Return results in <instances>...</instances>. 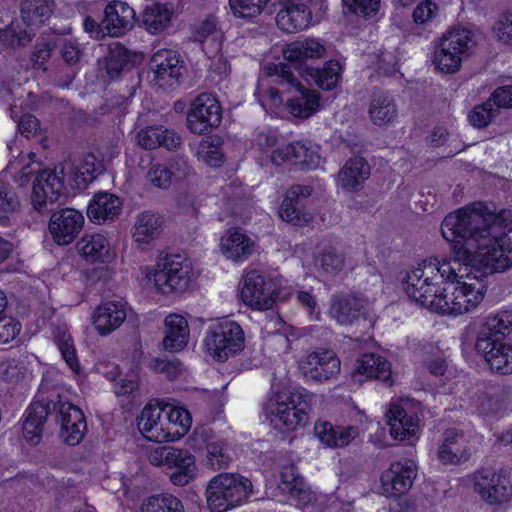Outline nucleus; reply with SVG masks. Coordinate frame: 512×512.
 <instances>
[{"mask_svg": "<svg viewBox=\"0 0 512 512\" xmlns=\"http://www.w3.org/2000/svg\"><path fill=\"white\" fill-rule=\"evenodd\" d=\"M199 154L203 161L212 167L220 166L223 161V152L214 140L202 142Z\"/></svg>", "mask_w": 512, "mask_h": 512, "instance_id": "nucleus-61", "label": "nucleus"}, {"mask_svg": "<svg viewBox=\"0 0 512 512\" xmlns=\"http://www.w3.org/2000/svg\"><path fill=\"white\" fill-rule=\"evenodd\" d=\"M416 477V465L411 460L392 463L390 468L381 475L384 493L389 497H397L406 493Z\"/></svg>", "mask_w": 512, "mask_h": 512, "instance_id": "nucleus-20", "label": "nucleus"}, {"mask_svg": "<svg viewBox=\"0 0 512 512\" xmlns=\"http://www.w3.org/2000/svg\"><path fill=\"white\" fill-rule=\"evenodd\" d=\"M141 512H184L182 502L171 494L150 497L141 508Z\"/></svg>", "mask_w": 512, "mask_h": 512, "instance_id": "nucleus-49", "label": "nucleus"}, {"mask_svg": "<svg viewBox=\"0 0 512 512\" xmlns=\"http://www.w3.org/2000/svg\"><path fill=\"white\" fill-rule=\"evenodd\" d=\"M206 465L213 470L226 468L231 462V457L224 449L222 442H210L206 446Z\"/></svg>", "mask_w": 512, "mask_h": 512, "instance_id": "nucleus-55", "label": "nucleus"}, {"mask_svg": "<svg viewBox=\"0 0 512 512\" xmlns=\"http://www.w3.org/2000/svg\"><path fill=\"white\" fill-rule=\"evenodd\" d=\"M438 6L432 0L420 2L413 11V20L417 24H425L431 21L436 15Z\"/></svg>", "mask_w": 512, "mask_h": 512, "instance_id": "nucleus-63", "label": "nucleus"}, {"mask_svg": "<svg viewBox=\"0 0 512 512\" xmlns=\"http://www.w3.org/2000/svg\"><path fill=\"white\" fill-rule=\"evenodd\" d=\"M311 193V186H291L286 192L285 198L280 206V217L284 221L293 223L294 225H303L307 223L311 219V216L303 211L302 201L307 199Z\"/></svg>", "mask_w": 512, "mask_h": 512, "instance_id": "nucleus-24", "label": "nucleus"}, {"mask_svg": "<svg viewBox=\"0 0 512 512\" xmlns=\"http://www.w3.org/2000/svg\"><path fill=\"white\" fill-rule=\"evenodd\" d=\"M163 219L151 211L140 213L133 226V239L138 244H149L159 237L163 228Z\"/></svg>", "mask_w": 512, "mask_h": 512, "instance_id": "nucleus-39", "label": "nucleus"}, {"mask_svg": "<svg viewBox=\"0 0 512 512\" xmlns=\"http://www.w3.org/2000/svg\"><path fill=\"white\" fill-rule=\"evenodd\" d=\"M77 247L82 256L90 261L102 259L108 252L107 239L101 234L84 236Z\"/></svg>", "mask_w": 512, "mask_h": 512, "instance_id": "nucleus-47", "label": "nucleus"}, {"mask_svg": "<svg viewBox=\"0 0 512 512\" xmlns=\"http://www.w3.org/2000/svg\"><path fill=\"white\" fill-rule=\"evenodd\" d=\"M102 165L97 162L96 157L93 154H88L80 167L77 168L75 176L77 179H81L83 182H88L95 178L96 175L100 174Z\"/></svg>", "mask_w": 512, "mask_h": 512, "instance_id": "nucleus-60", "label": "nucleus"}, {"mask_svg": "<svg viewBox=\"0 0 512 512\" xmlns=\"http://www.w3.org/2000/svg\"><path fill=\"white\" fill-rule=\"evenodd\" d=\"M137 55L120 43H113L100 63L110 79L118 78L121 73L129 71L136 63Z\"/></svg>", "mask_w": 512, "mask_h": 512, "instance_id": "nucleus-31", "label": "nucleus"}, {"mask_svg": "<svg viewBox=\"0 0 512 512\" xmlns=\"http://www.w3.org/2000/svg\"><path fill=\"white\" fill-rule=\"evenodd\" d=\"M148 367L156 373L165 374L169 379H175L182 371L181 362L172 357L171 359L152 358Z\"/></svg>", "mask_w": 512, "mask_h": 512, "instance_id": "nucleus-56", "label": "nucleus"}, {"mask_svg": "<svg viewBox=\"0 0 512 512\" xmlns=\"http://www.w3.org/2000/svg\"><path fill=\"white\" fill-rule=\"evenodd\" d=\"M19 207L20 202L14 192L0 190V224L7 225L9 215L17 211Z\"/></svg>", "mask_w": 512, "mask_h": 512, "instance_id": "nucleus-58", "label": "nucleus"}, {"mask_svg": "<svg viewBox=\"0 0 512 512\" xmlns=\"http://www.w3.org/2000/svg\"><path fill=\"white\" fill-rule=\"evenodd\" d=\"M21 331V324L13 317L0 316V345L14 340Z\"/></svg>", "mask_w": 512, "mask_h": 512, "instance_id": "nucleus-62", "label": "nucleus"}, {"mask_svg": "<svg viewBox=\"0 0 512 512\" xmlns=\"http://www.w3.org/2000/svg\"><path fill=\"white\" fill-rule=\"evenodd\" d=\"M126 316V308L123 302L107 301L95 310L93 324L99 334L107 335L120 327Z\"/></svg>", "mask_w": 512, "mask_h": 512, "instance_id": "nucleus-28", "label": "nucleus"}, {"mask_svg": "<svg viewBox=\"0 0 512 512\" xmlns=\"http://www.w3.org/2000/svg\"><path fill=\"white\" fill-rule=\"evenodd\" d=\"M54 47L55 43L49 40L37 44L31 56L33 67L37 69H45L44 65L50 59L51 52Z\"/></svg>", "mask_w": 512, "mask_h": 512, "instance_id": "nucleus-64", "label": "nucleus"}, {"mask_svg": "<svg viewBox=\"0 0 512 512\" xmlns=\"http://www.w3.org/2000/svg\"><path fill=\"white\" fill-rule=\"evenodd\" d=\"M342 74V67L338 61H327L324 66L320 68L308 67L302 72L308 82H314L319 88L323 90H331L336 87Z\"/></svg>", "mask_w": 512, "mask_h": 512, "instance_id": "nucleus-40", "label": "nucleus"}, {"mask_svg": "<svg viewBox=\"0 0 512 512\" xmlns=\"http://www.w3.org/2000/svg\"><path fill=\"white\" fill-rule=\"evenodd\" d=\"M26 413L23 435L33 445L39 442L43 424L48 420L60 424V437L71 446L80 443L87 429L82 410L60 394L37 398L30 404Z\"/></svg>", "mask_w": 512, "mask_h": 512, "instance_id": "nucleus-4", "label": "nucleus"}, {"mask_svg": "<svg viewBox=\"0 0 512 512\" xmlns=\"http://www.w3.org/2000/svg\"><path fill=\"white\" fill-rule=\"evenodd\" d=\"M253 145L259 152L263 154V156L260 158L261 165H264L265 162L270 161L269 156L273 153V150L282 147L278 145L277 133L270 129L259 131L253 140Z\"/></svg>", "mask_w": 512, "mask_h": 512, "instance_id": "nucleus-52", "label": "nucleus"}, {"mask_svg": "<svg viewBox=\"0 0 512 512\" xmlns=\"http://www.w3.org/2000/svg\"><path fill=\"white\" fill-rule=\"evenodd\" d=\"M222 121L219 101L210 93L198 95L191 103L187 114V128L194 134H207Z\"/></svg>", "mask_w": 512, "mask_h": 512, "instance_id": "nucleus-13", "label": "nucleus"}, {"mask_svg": "<svg viewBox=\"0 0 512 512\" xmlns=\"http://www.w3.org/2000/svg\"><path fill=\"white\" fill-rule=\"evenodd\" d=\"M252 492V483L239 474L220 473L213 477L206 489L211 510L226 512L243 503Z\"/></svg>", "mask_w": 512, "mask_h": 512, "instance_id": "nucleus-7", "label": "nucleus"}, {"mask_svg": "<svg viewBox=\"0 0 512 512\" xmlns=\"http://www.w3.org/2000/svg\"><path fill=\"white\" fill-rule=\"evenodd\" d=\"M340 360L331 349L317 348L298 361L303 377L314 382H324L340 372Z\"/></svg>", "mask_w": 512, "mask_h": 512, "instance_id": "nucleus-16", "label": "nucleus"}, {"mask_svg": "<svg viewBox=\"0 0 512 512\" xmlns=\"http://www.w3.org/2000/svg\"><path fill=\"white\" fill-rule=\"evenodd\" d=\"M84 224V216L72 208L61 209L52 214L49 231L58 245H68L78 236Z\"/></svg>", "mask_w": 512, "mask_h": 512, "instance_id": "nucleus-19", "label": "nucleus"}, {"mask_svg": "<svg viewBox=\"0 0 512 512\" xmlns=\"http://www.w3.org/2000/svg\"><path fill=\"white\" fill-rule=\"evenodd\" d=\"M308 395L300 391H281L268 400L265 412L276 426L289 430L305 425L308 418Z\"/></svg>", "mask_w": 512, "mask_h": 512, "instance_id": "nucleus-8", "label": "nucleus"}, {"mask_svg": "<svg viewBox=\"0 0 512 512\" xmlns=\"http://www.w3.org/2000/svg\"><path fill=\"white\" fill-rule=\"evenodd\" d=\"M148 181L157 188L167 189L172 183L171 172L164 163H151L147 172Z\"/></svg>", "mask_w": 512, "mask_h": 512, "instance_id": "nucleus-57", "label": "nucleus"}, {"mask_svg": "<svg viewBox=\"0 0 512 512\" xmlns=\"http://www.w3.org/2000/svg\"><path fill=\"white\" fill-rule=\"evenodd\" d=\"M327 54L326 47L320 40L307 38L290 43L283 50L284 63L291 70L293 67L302 76V72L308 67H313L310 62L324 58Z\"/></svg>", "mask_w": 512, "mask_h": 512, "instance_id": "nucleus-18", "label": "nucleus"}, {"mask_svg": "<svg viewBox=\"0 0 512 512\" xmlns=\"http://www.w3.org/2000/svg\"><path fill=\"white\" fill-rule=\"evenodd\" d=\"M190 267L180 255L159 258L149 277L163 294L183 292L190 282Z\"/></svg>", "mask_w": 512, "mask_h": 512, "instance_id": "nucleus-11", "label": "nucleus"}, {"mask_svg": "<svg viewBox=\"0 0 512 512\" xmlns=\"http://www.w3.org/2000/svg\"><path fill=\"white\" fill-rule=\"evenodd\" d=\"M121 210L120 199L110 193L101 192L96 194L87 208L89 219L101 224L113 220Z\"/></svg>", "mask_w": 512, "mask_h": 512, "instance_id": "nucleus-37", "label": "nucleus"}, {"mask_svg": "<svg viewBox=\"0 0 512 512\" xmlns=\"http://www.w3.org/2000/svg\"><path fill=\"white\" fill-rule=\"evenodd\" d=\"M344 255L333 247H325L314 258V266L320 275H336L344 266Z\"/></svg>", "mask_w": 512, "mask_h": 512, "instance_id": "nucleus-43", "label": "nucleus"}, {"mask_svg": "<svg viewBox=\"0 0 512 512\" xmlns=\"http://www.w3.org/2000/svg\"><path fill=\"white\" fill-rule=\"evenodd\" d=\"M466 216H477L478 231L483 235L489 233L490 243L486 249L490 258L503 260L507 266L503 269H492L484 263H462L463 277L445 280L444 291H450V306L440 299L438 307L447 315H461L475 309L483 300L486 284L483 277L487 273L503 272L512 267V211L502 210L499 213L488 212L487 207L480 202L467 206Z\"/></svg>", "mask_w": 512, "mask_h": 512, "instance_id": "nucleus-3", "label": "nucleus"}, {"mask_svg": "<svg viewBox=\"0 0 512 512\" xmlns=\"http://www.w3.org/2000/svg\"><path fill=\"white\" fill-rule=\"evenodd\" d=\"M390 434L394 439L408 440L419 429L418 418L415 414L408 413L403 405L392 403L387 412Z\"/></svg>", "mask_w": 512, "mask_h": 512, "instance_id": "nucleus-29", "label": "nucleus"}, {"mask_svg": "<svg viewBox=\"0 0 512 512\" xmlns=\"http://www.w3.org/2000/svg\"><path fill=\"white\" fill-rule=\"evenodd\" d=\"M166 427L172 430L173 441L185 435L190 429L192 419L190 413L182 407H174L165 415Z\"/></svg>", "mask_w": 512, "mask_h": 512, "instance_id": "nucleus-50", "label": "nucleus"}, {"mask_svg": "<svg viewBox=\"0 0 512 512\" xmlns=\"http://www.w3.org/2000/svg\"><path fill=\"white\" fill-rule=\"evenodd\" d=\"M368 300L360 295L352 293H339L331 297L329 315L341 326H353L363 324L370 329L373 321L369 317Z\"/></svg>", "mask_w": 512, "mask_h": 512, "instance_id": "nucleus-12", "label": "nucleus"}, {"mask_svg": "<svg viewBox=\"0 0 512 512\" xmlns=\"http://www.w3.org/2000/svg\"><path fill=\"white\" fill-rule=\"evenodd\" d=\"M371 173L363 157H352L346 161L337 175L338 184L346 191H359Z\"/></svg>", "mask_w": 512, "mask_h": 512, "instance_id": "nucleus-30", "label": "nucleus"}, {"mask_svg": "<svg viewBox=\"0 0 512 512\" xmlns=\"http://www.w3.org/2000/svg\"><path fill=\"white\" fill-rule=\"evenodd\" d=\"M511 332L512 311L489 315L478 332L475 349L494 373H512V342L507 338Z\"/></svg>", "mask_w": 512, "mask_h": 512, "instance_id": "nucleus-5", "label": "nucleus"}, {"mask_svg": "<svg viewBox=\"0 0 512 512\" xmlns=\"http://www.w3.org/2000/svg\"><path fill=\"white\" fill-rule=\"evenodd\" d=\"M72 169L70 163L59 164L54 170H43L33 180L31 203L37 211H42L48 203L58 200L64 191V175L66 167Z\"/></svg>", "mask_w": 512, "mask_h": 512, "instance_id": "nucleus-14", "label": "nucleus"}, {"mask_svg": "<svg viewBox=\"0 0 512 512\" xmlns=\"http://www.w3.org/2000/svg\"><path fill=\"white\" fill-rule=\"evenodd\" d=\"M220 247L223 255L235 262L249 258L254 251V242L239 230H230L221 238Z\"/></svg>", "mask_w": 512, "mask_h": 512, "instance_id": "nucleus-35", "label": "nucleus"}, {"mask_svg": "<svg viewBox=\"0 0 512 512\" xmlns=\"http://www.w3.org/2000/svg\"><path fill=\"white\" fill-rule=\"evenodd\" d=\"M31 39V33L18 20L0 29V42L7 47L25 46Z\"/></svg>", "mask_w": 512, "mask_h": 512, "instance_id": "nucleus-48", "label": "nucleus"}, {"mask_svg": "<svg viewBox=\"0 0 512 512\" xmlns=\"http://www.w3.org/2000/svg\"><path fill=\"white\" fill-rule=\"evenodd\" d=\"M244 332L231 320H221L208 327L204 340L209 354L218 361H225L244 348Z\"/></svg>", "mask_w": 512, "mask_h": 512, "instance_id": "nucleus-10", "label": "nucleus"}, {"mask_svg": "<svg viewBox=\"0 0 512 512\" xmlns=\"http://www.w3.org/2000/svg\"><path fill=\"white\" fill-rule=\"evenodd\" d=\"M357 372L367 378H376L388 386L392 385L391 364L382 356L376 354H364L358 361Z\"/></svg>", "mask_w": 512, "mask_h": 512, "instance_id": "nucleus-41", "label": "nucleus"}, {"mask_svg": "<svg viewBox=\"0 0 512 512\" xmlns=\"http://www.w3.org/2000/svg\"><path fill=\"white\" fill-rule=\"evenodd\" d=\"M270 0H229L235 17L251 19L260 15Z\"/></svg>", "mask_w": 512, "mask_h": 512, "instance_id": "nucleus-51", "label": "nucleus"}, {"mask_svg": "<svg viewBox=\"0 0 512 512\" xmlns=\"http://www.w3.org/2000/svg\"><path fill=\"white\" fill-rule=\"evenodd\" d=\"M172 484L186 486L198 475L195 456L187 449L175 448L165 469Z\"/></svg>", "mask_w": 512, "mask_h": 512, "instance_id": "nucleus-23", "label": "nucleus"}, {"mask_svg": "<svg viewBox=\"0 0 512 512\" xmlns=\"http://www.w3.org/2000/svg\"><path fill=\"white\" fill-rule=\"evenodd\" d=\"M344 6L356 15L371 17L379 9L380 0H342Z\"/></svg>", "mask_w": 512, "mask_h": 512, "instance_id": "nucleus-59", "label": "nucleus"}, {"mask_svg": "<svg viewBox=\"0 0 512 512\" xmlns=\"http://www.w3.org/2000/svg\"><path fill=\"white\" fill-rule=\"evenodd\" d=\"M467 206L448 214L441 224L442 236L447 241H457L453 246V258L437 257L424 260L418 267L407 273L404 290L406 294L421 306L431 308L439 292V280L463 277L462 263H484L492 269H503L508 262L490 258L487 248L491 235H483L478 231V223L482 220L477 216H466Z\"/></svg>", "mask_w": 512, "mask_h": 512, "instance_id": "nucleus-2", "label": "nucleus"}, {"mask_svg": "<svg viewBox=\"0 0 512 512\" xmlns=\"http://www.w3.org/2000/svg\"><path fill=\"white\" fill-rule=\"evenodd\" d=\"M467 206L448 214L441 224L442 236L447 241H457L453 246V258L437 257L424 260L418 267L407 273L404 290L406 294L421 306L431 308L439 292V280L463 277L462 263H484L492 269H503L508 262L490 258L487 248L491 235H483L478 231V223L482 220L477 216H466Z\"/></svg>", "mask_w": 512, "mask_h": 512, "instance_id": "nucleus-1", "label": "nucleus"}, {"mask_svg": "<svg viewBox=\"0 0 512 512\" xmlns=\"http://www.w3.org/2000/svg\"><path fill=\"white\" fill-rule=\"evenodd\" d=\"M474 44L469 30L453 28L435 46L433 63L444 73H455L460 69L463 57L470 54Z\"/></svg>", "mask_w": 512, "mask_h": 512, "instance_id": "nucleus-9", "label": "nucleus"}, {"mask_svg": "<svg viewBox=\"0 0 512 512\" xmlns=\"http://www.w3.org/2000/svg\"><path fill=\"white\" fill-rule=\"evenodd\" d=\"M53 0H23L20 5L21 19L25 25H40L53 14Z\"/></svg>", "mask_w": 512, "mask_h": 512, "instance_id": "nucleus-42", "label": "nucleus"}, {"mask_svg": "<svg viewBox=\"0 0 512 512\" xmlns=\"http://www.w3.org/2000/svg\"><path fill=\"white\" fill-rule=\"evenodd\" d=\"M281 8L276 15V24L279 29L295 33L309 25L312 13L307 4L310 0H278Z\"/></svg>", "mask_w": 512, "mask_h": 512, "instance_id": "nucleus-21", "label": "nucleus"}, {"mask_svg": "<svg viewBox=\"0 0 512 512\" xmlns=\"http://www.w3.org/2000/svg\"><path fill=\"white\" fill-rule=\"evenodd\" d=\"M269 157L270 162L276 166L284 162H290L292 165L299 166L302 169L316 167L320 161L319 155L301 142L282 145L281 148L273 150Z\"/></svg>", "mask_w": 512, "mask_h": 512, "instance_id": "nucleus-25", "label": "nucleus"}, {"mask_svg": "<svg viewBox=\"0 0 512 512\" xmlns=\"http://www.w3.org/2000/svg\"><path fill=\"white\" fill-rule=\"evenodd\" d=\"M54 342L68 367L74 372L80 371V364L76 355L74 341L65 327H56L53 331Z\"/></svg>", "mask_w": 512, "mask_h": 512, "instance_id": "nucleus-44", "label": "nucleus"}, {"mask_svg": "<svg viewBox=\"0 0 512 512\" xmlns=\"http://www.w3.org/2000/svg\"><path fill=\"white\" fill-rule=\"evenodd\" d=\"M137 141L144 149L165 147L172 150L180 145L181 138L174 131L163 126H148L137 133Z\"/></svg>", "mask_w": 512, "mask_h": 512, "instance_id": "nucleus-34", "label": "nucleus"}, {"mask_svg": "<svg viewBox=\"0 0 512 512\" xmlns=\"http://www.w3.org/2000/svg\"><path fill=\"white\" fill-rule=\"evenodd\" d=\"M278 296L277 285L256 270L249 271L241 289L243 301L258 310L270 309Z\"/></svg>", "mask_w": 512, "mask_h": 512, "instance_id": "nucleus-17", "label": "nucleus"}, {"mask_svg": "<svg viewBox=\"0 0 512 512\" xmlns=\"http://www.w3.org/2000/svg\"><path fill=\"white\" fill-rule=\"evenodd\" d=\"M438 457L443 464H459L470 457V451L466 442H459L457 445L442 444L439 448Z\"/></svg>", "mask_w": 512, "mask_h": 512, "instance_id": "nucleus-54", "label": "nucleus"}, {"mask_svg": "<svg viewBox=\"0 0 512 512\" xmlns=\"http://www.w3.org/2000/svg\"><path fill=\"white\" fill-rule=\"evenodd\" d=\"M474 490L483 501L492 505L508 502L512 497V484L504 470H478L474 474Z\"/></svg>", "mask_w": 512, "mask_h": 512, "instance_id": "nucleus-15", "label": "nucleus"}, {"mask_svg": "<svg viewBox=\"0 0 512 512\" xmlns=\"http://www.w3.org/2000/svg\"><path fill=\"white\" fill-rule=\"evenodd\" d=\"M164 410L157 406L146 405L138 417V428L144 437L154 442L173 441L172 430L166 427L165 417H162Z\"/></svg>", "mask_w": 512, "mask_h": 512, "instance_id": "nucleus-22", "label": "nucleus"}, {"mask_svg": "<svg viewBox=\"0 0 512 512\" xmlns=\"http://www.w3.org/2000/svg\"><path fill=\"white\" fill-rule=\"evenodd\" d=\"M497 114L498 109L489 97L487 101L480 105H476L472 109L469 113V121L474 127L484 128L491 123Z\"/></svg>", "mask_w": 512, "mask_h": 512, "instance_id": "nucleus-53", "label": "nucleus"}, {"mask_svg": "<svg viewBox=\"0 0 512 512\" xmlns=\"http://www.w3.org/2000/svg\"><path fill=\"white\" fill-rule=\"evenodd\" d=\"M369 119L374 125L385 126L398 117L395 99L384 91H374L368 108Z\"/></svg>", "mask_w": 512, "mask_h": 512, "instance_id": "nucleus-32", "label": "nucleus"}, {"mask_svg": "<svg viewBox=\"0 0 512 512\" xmlns=\"http://www.w3.org/2000/svg\"><path fill=\"white\" fill-rule=\"evenodd\" d=\"M279 487L289 495V500L295 506L304 508L311 501V494L305 489L303 478L294 466H288L282 470Z\"/></svg>", "mask_w": 512, "mask_h": 512, "instance_id": "nucleus-36", "label": "nucleus"}, {"mask_svg": "<svg viewBox=\"0 0 512 512\" xmlns=\"http://www.w3.org/2000/svg\"><path fill=\"white\" fill-rule=\"evenodd\" d=\"M151 68L155 71L156 79L169 86L179 83L185 70L182 61L175 51L159 50L150 60Z\"/></svg>", "mask_w": 512, "mask_h": 512, "instance_id": "nucleus-26", "label": "nucleus"}, {"mask_svg": "<svg viewBox=\"0 0 512 512\" xmlns=\"http://www.w3.org/2000/svg\"><path fill=\"white\" fill-rule=\"evenodd\" d=\"M165 327L164 349L170 352L181 351L187 345L190 334L187 320L179 314H170L165 318Z\"/></svg>", "mask_w": 512, "mask_h": 512, "instance_id": "nucleus-38", "label": "nucleus"}, {"mask_svg": "<svg viewBox=\"0 0 512 512\" xmlns=\"http://www.w3.org/2000/svg\"><path fill=\"white\" fill-rule=\"evenodd\" d=\"M209 38L215 43L214 49L207 50L206 46L203 49L206 53H216L221 48L222 34L217 30L216 19L213 16H208L204 21L195 26L193 30V39L199 43H206Z\"/></svg>", "mask_w": 512, "mask_h": 512, "instance_id": "nucleus-46", "label": "nucleus"}, {"mask_svg": "<svg viewBox=\"0 0 512 512\" xmlns=\"http://www.w3.org/2000/svg\"><path fill=\"white\" fill-rule=\"evenodd\" d=\"M314 432L323 444L331 448L345 447L358 435L356 427L334 426L328 421H317Z\"/></svg>", "mask_w": 512, "mask_h": 512, "instance_id": "nucleus-33", "label": "nucleus"}, {"mask_svg": "<svg viewBox=\"0 0 512 512\" xmlns=\"http://www.w3.org/2000/svg\"><path fill=\"white\" fill-rule=\"evenodd\" d=\"M172 12L165 5L154 3L142 12V23L151 33L164 30L171 20Z\"/></svg>", "mask_w": 512, "mask_h": 512, "instance_id": "nucleus-45", "label": "nucleus"}, {"mask_svg": "<svg viewBox=\"0 0 512 512\" xmlns=\"http://www.w3.org/2000/svg\"><path fill=\"white\" fill-rule=\"evenodd\" d=\"M264 71L271 83L282 86L284 92H296L287 100V108L294 117L307 119L319 109L318 93L305 89L287 65L269 63Z\"/></svg>", "mask_w": 512, "mask_h": 512, "instance_id": "nucleus-6", "label": "nucleus"}, {"mask_svg": "<svg viewBox=\"0 0 512 512\" xmlns=\"http://www.w3.org/2000/svg\"><path fill=\"white\" fill-rule=\"evenodd\" d=\"M103 24L111 36L123 35L133 27L135 11L126 2L114 0L110 2L104 11Z\"/></svg>", "mask_w": 512, "mask_h": 512, "instance_id": "nucleus-27", "label": "nucleus"}]
</instances>
